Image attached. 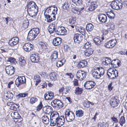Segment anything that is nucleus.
<instances>
[{
  "label": "nucleus",
  "mask_w": 127,
  "mask_h": 127,
  "mask_svg": "<svg viewBox=\"0 0 127 127\" xmlns=\"http://www.w3.org/2000/svg\"><path fill=\"white\" fill-rule=\"evenodd\" d=\"M38 7L33 1L29 2L28 5L27 11L28 13L32 17L35 16L37 13Z\"/></svg>",
  "instance_id": "obj_1"
},
{
  "label": "nucleus",
  "mask_w": 127,
  "mask_h": 127,
  "mask_svg": "<svg viewBox=\"0 0 127 127\" xmlns=\"http://www.w3.org/2000/svg\"><path fill=\"white\" fill-rule=\"evenodd\" d=\"M40 30L37 28H33L31 29L29 32L27 39L29 41L34 40L39 33Z\"/></svg>",
  "instance_id": "obj_2"
},
{
  "label": "nucleus",
  "mask_w": 127,
  "mask_h": 127,
  "mask_svg": "<svg viewBox=\"0 0 127 127\" xmlns=\"http://www.w3.org/2000/svg\"><path fill=\"white\" fill-rule=\"evenodd\" d=\"M92 74L93 76L95 78L99 79L103 76L104 73V69L100 67L97 68V70H93Z\"/></svg>",
  "instance_id": "obj_3"
},
{
  "label": "nucleus",
  "mask_w": 127,
  "mask_h": 127,
  "mask_svg": "<svg viewBox=\"0 0 127 127\" xmlns=\"http://www.w3.org/2000/svg\"><path fill=\"white\" fill-rule=\"evenodd\" d=\"M111 6L112 8L115 9H121L123 7L122 1L121 0H115L112 2Z\"/></svg>",
  "instance_id": "obj_4"
},
{
  "label": "nucleus",
  "mask_w": 127,
  "mask_h": 127,
  "mask_svg": "<svg viewBox=\"0 0 127 127\" xmlns=\"http://www.w3.org/2000/svg\"><path fill=\"white\" fill-rule=\"evenodd\" d=\"M64 115L66 121L67 122L72 121L75 118V115L73 112L70 111L69 110L65 111Z\"/></svg>",
  "instance_id": "obj_5"
},
{
  "label": "nucleus",
  "mask_w": 127,
  "mask_h": 127,
  "mask_svg": "<svg viewBox=\"0 0 127 127\" xmlns=\"http://www.w3.org/2000/svg\"><path fill=\"white\" fill-rule=\"evenodd\" d=\"M107 75L110 79H114L118 76V71L115 69L111 68L108 71Z\"/></svg>",
  "instance_id": "obj_6"
},
{
  "label": "nucleus",
  "mask_w": 127,
  "mask_h": 127,
  "mask_svg": "<svg viewBox=\"0 0 127 127\" xmlns=\"http://www.w3.org/2000/svg\"><path fill=\"white\" fill-rule=\"evenodd\" d=\"M52 106L53 107H58L59 108H62L63 106V104L62 101L58 99H56L51 102Z\"/></svg>",
  "instance_id": "obj_7"
},
{
  "label": "nucleus",
  "mask_w": 127,
  "mask_h": 127,
  "mask_svg": "<svg viewBox=\"0 0 127 127\" xmlns=\"http://www.w3.org/2000/svg\"><path fill=\"white\" fill-rule=\"evenodd\" d=\"M55 33L58 35H63L67 33V31L64 27H59L56 28Z\"/></svg>",
  "instance_id": "obj_8"
},
{
  "label": "nucleus",
  "mask_w": 127,
  "mask_h": 127,
  "mask_svg": "<svg viewBox=\"0 0 127 127\" xmlns=\"http://www.w3.org/2000/svg\"><path fill=\"white\" fill-rule=\"evenodd\" d=\"M86 73L82 70H78L76 73V76L77 78L80 80H83V79L86 77Z\"/></svg>",
  "instance_id": "obj_9"
},
{
  "label": "nucleus",
  "mask_w": 127,
  "mask_h": 127,
  "mask_svg": "<svg viewBox=\"0 0 127 127\" xmlns=\"http://www.w3.org/2000/svg\"><path fill=\"white\" fill-rule=\"evenodd\" d=\"M119 100L117 96L112 97L110 101V103L111 106L114 107L117 106L119 104Z\"/></svg>",
  "instance_id": "obj_10"
},
{
  "label": "nucleus",
  "mask_w": 127,
  "mask_h": 127,
  "mask_svg": "<svg viewBox=\"0 0 127 127\" xmlns=\"http://www.w3.org/2000/svg\"><path fill=\"white\" fill-rule=\"evenodd\" d=\"M95 85V83L93 81H87L84 85L85 88L88 89H90L94 88Z\"/></svg>",
  "instance_id": "obj_11"
},
{
  "label": "nucleus",
  "mask_w": 127,
  "mask_h": 127,
  "mask_svg": "<svg viewBox=\"0 0 127 127\" xmlns=\"http://www.w3.org/2000/svg\"><path fill=\"white\" fill-rule=\"evenodd\" d=\"M26 83V79L24 76L18 77L15 81V84L18 86Z\"/></svg>",
  "instance_id": "obj_12"
},
{
  "label": "nucleus",
  "mask_w": 127,
  "mask_h": 127,
  "mask_svg": "<svg viewBox=\"0 0 127 127\" xmlns=\"http://www.w3.org/2000/svg\"><path fill=\"white\" fill-rule=\"evenodd\" d=\"M5 68L6 73L10 75H12L15 72V69L11 66H7L5 67Z\"/></svg>",
  "instance_id": "obj_13"
},
{
  "label": "nucleus",
  "mask_w": 127,
  "mask_h": 127,
  "mask_svg": "<svg viewBox=\"0 0 127 127\" xmlns=\"http://www.w3.org/2000/svg\"><path fill=\"white\" fill-rule=\"evenodd\" d=\"M116 43V39H112L106 43L104 44V46L108 48H111L115 45Z\"/></svg>",
  "instance_id": "obj_14"
},
{
  "label": "nucleus",
  "mask_w": 127,
  "mask_h": 127,
  "mask_svg": "<svg viewBox=\"0 0 127 127\" xmlns=\"http://www.w3.org/2000/svg\"><path fill=\"white\" fill-rule=\"evenodd\" d=\"M83 37L80 34H75L73 37V39L75 43H79L83 39Z\"/></svg>",
  "instance_id": "obj_15"
},
{
  "label": "nucleus",
  "mask_w": 127,
  "mask_h": 127,
  "mask_svg": "<svg viewBox=\"0 0 127 127\" xmlns=\"http://www.w3.org/2000/svg\"><path fill=\"white\" fill-rule=\"evenodd\" d=\"M54 94L51 92H48L45 94L44 97L46 100H50L52 99L54 97Z\"/></svg>",
  "instance_id": "obj_16"
},
{
  "label": "nucleus",
  "mask_w": 127,
  "mask_h": 127,
  "mask_svg": "<svg viewBox=\"0 0 127 127\" xmlns=\"http://www.w3.org/2000/svg\"><path fill=\"white\" fill-rule=\"evenodd\" d=\"M45 18L46 19L47 22L48 23H50L55 20V15H53V14H51L50 15L49 14H46L44 15Z\"/></svg>",
  "instance_id": "obj_17"
},
{
  "label": "nucleus",
  "mask_w": 127,
  "mask_h": 127,
  "mask_svg": "<svg viewBox=\"0 0 127 127\" xmlns=\"http://www.w3.org/2000/svg\"><path fill=\"white\" fill-rule=\"evenodd\" d=\"M33 48L32 44L30 43H26L23 46V48L26 51L28 52L32 50Z\"/></svg>",
  "instance_id": "obj_18"
},
{
  "label": "nucleus",
  "mask_w": 127,
  "mask_h": 127,
  "mask_svg": "<svg viewBox=\"0 0 127 127\" xmlns=\"http://www.w3.org/2000/svg\"><path fill=\"white\" fill-rule=\"evenodd\" d=\"M30 59L31 61L34 63H37L39 61V57L37 54H32L31 55Z\"/></svg>",
  "instance_id": "obj_19"
},
{
  "label": "nucleus",
  "mask_w": 127,
  "mask_h": 127,
  "mask_svg": "<svg viewBox=\"0 0 127 127\" xmlns=\"http://www.w3.org/2000/svg\"><path fill=\"white\" fill-rule=\"evenodd\" d=\"M98 17L99 21L102 23H105L107 20V17L104 14H100L98 15Z\"/></svg>",
  "instance_id": "obj_20"
},
{
  "label": "nucleus",
  "mask_w": 127,
  "mask_h": 127,
  "mask_svg": "<svg viewBox=\"0 0 127 127\" xmlns=\"http://www.w3.org/2000/svg\"><path fill=\"white\" fill-rule=\"evenodd\" d=\"M43 110L44 113L46 114H49L52 113L53 108L50 106H47L44 107Z\"/></svg>",
  "instance_id": "obj_21"
},
{
  "label": "nucleus",
  "mask_w": 127,
  "mask_h": 127,
  "mask_svg": "<svg viewBox=\"0 0 127 127\" xmlns=\"http://www.w3.org/2000/svg\"><path fill=\"white\" fill-rule=\"evenodd\" d=\"M4 97L6 100H7L9 99L12 98L13 94L10 92H6L4 93Z\"/></svg>",
  "instance_id": "obj_22"
},
{
  "label": "nucleus",
  "mask_w": 127,
  "mask_h": 127,
  "mask_svg": "<svg viewBox=\"0 0 127 127\" xmlns=\"http://www.w3.org/2000/svg\"><path fill=\"white\" fill-rule=\"evenodd\" d=\"M65 122V118L64 116H61L60 117L58 120L57 125L59 126H61L63 125Z\"/></svg>",
  "instance_id": "obj_23"
},
{
  "label": "nucleus",
  "mask_w": 127,
  "mask_h": 127,
  "mask_svg": "<svg viewBox=\"0 0 127 127\" xmlns=\"http://www.w3.org/2000/svg\"><path fill=\"white\" fill-rule=\"evenodd\" d=\"M48 29L49 33H52L54 31L55 32V30L56 29V28H55L54 24H51L48 27Z\"/></svg>",
  "instance_id": "obj_24"
},
{
  "label": "nucleus",
  "mask_w": 127,
  "mask_h": 127,
  "mask_svg": "<svg viewBox=\"0 0 127 127\" xmlns=\"http://www.w3.org/2000/svg\"><path fill=\"white\" fill-rule=\"evenodd\" d=\"M62 39L59 37H56L54 38L53 40V44L55 46L59 45L61 43Z\"/></svg>",
  "instance_id": "obj_25"
},
{
  "label": "nucleus",
  "mask_w": 127,
  "mask_h": 127,
  "mask_svg": "<svg viewBox=\"0 0 127 127\" xmlns=\"http://www.w3.org/2000/svg\"><path fill=\"white\" fill-rule=\"evenodd\" d=\"M59 114L56 111H53L51 113L50 115V120L55 118H59Z\"/></svg>",
  "instance_id": "obj_26"
},
{
  "label": "nucleus",
  "mask_w": 127,
  "mask_h": 127,
  "mask_svg": "<svg viewBox=\"0 0 127 127\" xmlns=\"http://www.w3.org/2000/svg\"><path fill=\"white\" fill-rule=\"evenodd\" d=\"M111 62L110 59L106 57L103 61L102 64L103 65H107L110 64Z\"/></svg>",
  "instance_id": "obj_27"
},
{
  "label": "nucleus",
  "mask_w": 127,
  "mask_h": 127,
  "mask_svg": "<svg viewBox=\"0 0 127 127\" xmlns=\"http://www.w3.org/2000/svg\"><path fill=\"white\" fill-rule=\"evenodd\" d=\"M87 64V62L85 60H83L80 61L78 64L79 67H83L86 66Z\"/></svg>",
  "instance_id": "obj_28"
},
{
  "label": "nucleus",
  "mask_w": 127,
  "mask_h": 127,
  "mask_svg": "<svg viewBox=\"0 0 127 127\" xmlns=\"http://www.w3.org/2000/svg\"><path fill=\"white\" fill-rule=\"evenodd\" d=\"M18 62L21 66H24L26 64V60L24 59L23 57H21L19 58Z\"/></svg>",
  "instance_id": "obj_29"
},
{
  "label": "nucleus",
  "mask_w": 127,
  "mask_h": 127,
  "mask_svg": "<svg viewBox=\"0 0 127 127\" xmlns=\"http://www.w3.org/2000/svg\"><path fill=\"white\" fill-rule=\"evenodd\" d=\"M41 119L43 123L45 124L49 123V119L48 116L46 115H44L41 118Z\"/></svg>",
  "instance_id": "obj_30"
},
{
  "label": "nucleus",
  "mask_w": 127,
  "mask_h": 127,
  "mask_svg": "<svg viewBox=\"0 0 127 127\" xmlns=\"http://www.w3.org/2000/svg\"><path fill=\"white\" fill-rule=\"evenodd\" d=\"M94 51V50L91 48L87 49L85 52V54L86 56H89L92 54Z\"/></svg>",
  "instance_id": "obj_31"
},
{
  "label": "nucleus",
  "mask_w": 127,
  "mask_h": 127,
  "mask_svg": "<svg viewBox=\"0 0 127 127\" xmlns=\"http://www.w3.org/2000/svg\"><path fill=\"white\" fill-rule=\"evenodd\" d=\"M97 6V5L95 2L91 3V5L88 8L90 11H92L95 9Z\"/></svg>",
  "instance_id": "obj_32"
},
{
  "label": "nucleus",
  "mask_w": 127,
  "mask_h": 127,
  "mask_svg": "<svg viewBox=\"0 0 127 127\" xmlns=\"http://www.w3.org/2000/svg\"><path fill=\"white\" fill-rule=\"evenodd\" d=\"M83 91L82 88L77 87L75 89L74 93L76 95H79L81 94Z\"/></svg>",
  "instance_id": "obj_33"
},
{
  "label": "nucleus",
  "mask_w": 127,
  "mask_h": 127,
  "mask_svg": "<svg viewBox=\"0 0 127 127\" xmlns=\"http://www.w3.org/2000/svg\"><path fill=\"white\" fill-rule=\"evenodd\" d=\"M94 42L97 45H99L101 44L102 41L100 40V37H97L94 39Z\"/></svg>",
  "instance_id": "obj_34"
},
{
  "label": "nucleus",
  "mask_w": 127,
  "mask_h": 127,
  "mask_svg": "<svg viewBox=\"0 0 127 127\" xmlns=\"http://www.w3.org/2000/svg\"><path fill=\"white\" fill-rule=\"evenodd\" d=\"M49 78L51 80H55L57 79L56 74L54 72L50 73L49 75Z\"/></svg>",
  "instance_id": "obj_35"
},
{
  "label": "nucleus",
  "mask_w": 127,
  "mask_h": 127,
  "mask_svg": "<svg viewBox=\"0 0 127 127\" xmlns=\"http://www.w3.org/2000/svg\"><path fill=\"white\" fill-rule=\"evenodd\" d=\"M75 113L76 116L81 117L83 116V111L81 110H79L76 111Z\"/></svg>",
  "instance_id": "obj_36"
},
{
  "label": "nucleus",
  "mask_w": 127,
  "mask_h": 127,
  "mask_svg": "<svg viewBox=\"0 0 127 127\" xmlns=\"http://www.w3.org/2000/svg\"><path fill=\"white\" fill-rule=\"evenodd\" d=\"M59 117L58 118H55L54 119L51 120H50V125L52 126H54L57 124L58 120L59 119Z\"/></svg>",
  "instance_id": "obj_37"
},
{
  "label": "nucleus",
  "mask_w": 127,
  "mask_h": 127,
  "mask_svg": "<svg viewBox=\"0 0 127 127\" xmlns=\"http://www.w3.org/2000/svg\"><path fill=\"white\" fill-rule=\"evenodd\" d=\"M38 44L43 49H45L47 48V44L46 43H44L42 41H40L38 43Z\"/></svg>",
  "instance_id": "obj_38"
},
{
  "label": "nucleus",
  "mask_w": 127,
  "mask_h": 127,
  "mask_svg": "<svg viewBox=\"0 0 127 127\" xmlns=\"http://www.w3.org/2000/svg\"><path fill=\"white\" fill-rule=\"evenodd\" d=\"M94 28V26L91 23L88 24L86 27V29L88 31H92Z\"/></svg>",
  "instance_id": "obj_39"
},
{
  "label": "nucleus",
  "mask_w": 127,
  "mask_h": 127,
  "mask_svg": "<svg viewBox=\"0 0 127 127\" xmlns=\"http://www.w3.org/2000/svg\"><path fill=\"white\" fill-rule=\"evenodd\" d=\"M108 124L107 123H99L98 124V127H108Z\"/></svg>",
  "instance_id": "obj_40"
},
{
  "label": "nucleus",
  "mask_w": 127,
  "mask_h": 127,
  "mask_svg": "<svg viewBox=\"0 0 127 127\" xmlns=\"http://www.w3.org/2000/svg\"><path fill=\"white\" fill-rule=\"evenodd\" d=\"M12 116L14 119H15L16 120L17 119H19V118H21V116L17 112H15L12 113Z\"/></svg>",
  "instance_id": "obj_41"
},
{
  "label": "nucleus",
  "mask_w": 127,
  "mask_h": 127,
  "mask_svg": "<svg viewBox=\"0 0 127 127\" xmlns=\"http://www.w3.org/2000/svg\"><path fill=\"white\" fill-rule=\"evenodd\" d=\"M108 29L109 31H111L114 28V25L113 23H109L107 25Z\"/></svg>",
  "instance_id": "obj_42"
},
{
  "label": "nucleus",
  "mask_w": 127,
  "mask_h": 127,
  "mask_svg": "<svg viewBox=\"0 0 127 127\" xmlns=\"http://www.w3.org/2000/svg\"><path fill=\"white\" fill-rule=\"evenodd\" d=\"M111 64L113 67H116L119 66V63L116 60H114L111 62Z\"/></svg>",
  "instance_id": "obj_43"
},
{
  "label": "nucleus",
  "mask_w": 127,
  "mask_h": 127,
  "mask_svg": "<svg viewBox=\"0 0 127 127\" xmlns=\"http://www.w3.org/2000/svg\"><path fill=\"white\" fill-rule=\"evenodd\" d=\"M51 57L52 59H56L57 58L58 52L57 51H54L52 53Z\"/></svg>",
  "instance_id": "obj_44"
},
{
  "label": "nucleus",
  "mask_w": 127,
  "mask_h": 127,
  "mask_svg": "<svg viewBox=\"0 0 127 127\" xmlns=\"http://www.w3.org/2000/svg\"><path fill=\"white\" fill-rule=\"evenodd\" d=\"M52 6H50L48 7H47L46 9L45 10L44 14H49L51 13V10L52 9Z\"/></svg>",
  "instance_id": "obj_45"
},
{
  "label": "nucleus",
  "mask_w": 127,
  "mask_h": 127,
  "mask_svg": "<svg viewBox=\"0 0 127 127\" xmlns=\"http://www.w3.org/2000/svg\"><path fill=\"white\" fill-rule=\"evenodd\" d=\"M78 30L79 32L83 35L85 34L86 32L85 29L83 27H79Z\"/></svg>",
  "instance_id": "obj_46"
},
{
  "label": "nucleus",
  "mask_w": 127,
  "mask_h": 127,
  "mask_svg": "<svg viewBox=\"0 0 127 127\" xmlns=\"http://www.w3.org/2000/svg\"><path fill=\"white\" fill-rule=\"evenodd\" d=\"M125 120L124 117L123 116L121 117L119 121V123L120 125L121 126H122L123 124L125 123Z\"/></svg>",
  "instance_id": "obj_47"
},
{
  "label": "nucleus",
  "mask_w": 127,
  "mask_h": 127,
  "mask_svg": "<svg viewBox=\"0 0 127 127\" xmlns=\"http://www.w3.org/2000/svg\"><path fill=\"white\" fill-rule=\"evenodd\" d=\"M72 1L77 5L81 4L83 2L82 0H72Z\"/></svg>",
  "instance_id": "obj_48"
},
{
  "label": "nucleus",
  "mask_w": 127,
  "mask_h": 127,
  "mask_svg": "<svg viewBox=\"0 0 127 127\" xmlns=\"http://www.w3.org/2000/svg\"><path fill=\"white\" fill-rule=\"evenodd\" d=\"M72 11L74 13L77 14V15H79L80 12V11L79 9H78L77 8H74L72 9Z\"/></svg>",
  "instance_id": "obj_49"
},
{
  "label": "nucleus",
  "mask_w": 127,
  "mask_h": 127,
  "mask_svg": "<svg viewBox=\"0 0 127 127\" xmlns=\"http://www.w3.org/2000/svg\"><path fill=\"white\" fill-rule=\"evenodd\" d=\"M69 23L71 24H74L76 23L75 19L74 17H71L69 19Z\"/></svg>",
  "instance_id": "obj_50"
},
{
  "label": "nucleus",
  "mask_w": 127,
  "mask_h": 127,
  "mask_svg": "<svg viewBox=\"0 0 127 127\" xmlns=\"http://www.w3.org/2000/svg\"><path fill=\"white\" fill-rule=\"evenodd\" d=\"M29 25V23L28 20L24 21L23 23V26L25 28H27Z\"/></svg>",
  "instance_id": "obj_51"
},
{
  "label": "nucleus",
  "mask_w": 127,
  "mask_h": 127,
  "mask_svg": "<svg viewBox=\"0 0 127 127\" xmlns=\"http://www.w3.org/2000/svg\"><path fill=\"white\" fill-rule=\"evenodd\" d=\"M37 100V98L35 97H32L31 98L30 100V102L31 104L33 103L36 102Z\"/></svg>",
  "instance_id": "obj_52"
},
{
  "label": "nucleus",
  "mask_w": 127,
  "mask_h": 127,
  "mask_svg": "<svg viewBox=\"0 0 127 127\" xmlns=\"http://www.w3.org/2000/svg\"><path fill=\"white\" fill-rule=\"evenodd\" d=\"M9 44L11 47H13L14 46L17 44L12 41L11 40H10L8 42Z\"/></svg>",
  "instance_id": "obj_53"
},
{
  "label": "nucleus",
  "mask_w": 127,
  "mask_h": 127,
  "mask_svg": "<svg viewBox=\"0 0 127 127\" xmlns=\"http://www.w3.org/2000/svg\"><path fill=\"white\" fill-rule=\"evenodd\" d=\"M34 79L36 82L39 83L40 81V79L39 76L38 75L34 76Z\"/></svg>",
  "instance_id": "obj_54"
},
{
  "label": "nucleus",
  "mask_w": 127,
  "mask_h": 127,
  "mask_svg": "<svg viewBox=\"0 0 127 127\" xmlns=\"http://www.w3.org/2000/svg\"><path fill=\"white\" fill-rule=\"evenodd\" d=\"M27 94H20L18 95H17V97L18 98L20 97H25L27 95Z\"/></svg>",
  "instance_id": "obj_55"
},
{
  "label": "nucleus",
  "mask_w": 127,
  "mask_h": 127,
  "mask_svg": "<svg viewBox=\"0 0 127 127\" xmlns=\"http://www.w3.org/2000/svg\"><path fill=\"white\" fill-rule=\"evenodd\" d=\"M91 46L90 43L88 42H86L85 43L84 46V48L86 49H89V48Z\"/></svg>",
  "instance_id": "obj_56"
},
{
  "label": "nucleus",
  "mask_w": 127,
  "mask_h": 127,
  "mask_svg": "<svg viewBox=\"0 0 127 127\" xmlns=\"http://www.w3.org/2000/svg\"><path fill=\"white\" fill-rule=\"evenodd\" d=\"M11 40L17 44L18 43L19 41V39L17 37H13L12 38Z\"/></svg>",
  "instance_id": "obj_57"
},
{
  "label": "nucleus",
  "mask_w": 127,
  "mask_h": 127,
  "mask_svg": "<svg viewBox=\"0 0 127 127\" xmlns=\"http://www.w3.org/2000/svg\"><path fill=\"white\" fill-rule=\"evenodd\" d=\"M64 64V63H63L62 61H58L57 62L56 65L58 67H60L62 66Z\"/></svg>",
  "instance_id": "obj_58"
},
{
  "label": "nucleus",
  "mask_w": 127,
  "mask_h": 127,
  "mask_svg": "<svg viewBox=\"0 0 127 127\" xmlns=\"http://www.w3.org/2000/svg\"><path fill=\"white\" fill-rule=\"evenodd\" d=\"M31 117L33 120H35L37 118V114L35 112H32L31 113Z\"/></svg>",
  "instance_id": "obj_59"
},
{
  "label": "nucleus",
  "mask_w": 127,
  "mask_h": 127,
  "mask_svg": "<svg viewBox=\"0 0 127 127\" xmlns=\"http://www.w3.org/2000/svg\"><path fill=\"white\" fill-rule=\"evenodd\" d=\"M7 61L10 62L11 63H15V60L13 58L10 57L8 58Z\"/></svg>",
  "instance_id": "obj_60"
},
{
  "label": "nucleus",
  "mask_w": 127,
  "mask_h": 127,
  "mask_svg": "<svg viewBox=\"0 0 127 127\" xmlns=\"http://www.w3.org/2000/svg\"><path fill=\"white\" fill-rule=\"evenodd\" d=\"M43 105L41 102H40L39 104L37 106L36 109L37 110L39 111L42 108Z\"/></svg>",
  "instance_id": "obj_61"
},
{
  "label": "nucleus",
  "mask_w": 127,
  "mask_h": 127,
  "mask_svg": "<svg viewBox=\"0 0 127 127\" xmlns=\"http://www.w3.org/2000/svg\"><path fill=\"white\" fill-rule=\"evenodd\" d=\"M69 4L67 2H65L63 6V8L65 9H67L69 7Z\"/></svg>",
  "instance_id": "obj_62"
},
{
  "label": "nucleus",
  "mask_w": 127,
  "mask_h": 127,
  "mask_svg": "<svg viewBox=\"0 0 127 127\" xmlns=\"http://www.w3.org/2000/svg\"><path fill=\"white\" fill-rule=\"evenodd\" d=\"M113 11H112V13H110V15H108V16L109 18H110L111 19H114L115 16V15L114 13H113Z\"/></svg>",
  "instance_id": "obj_63"
},
{
  "label": "nucleus",
  "mask_w": 127,
  "mask_h": 127,
  "mask_svg": "<svg viewBox=\"0 0 127 127\" xmlns=\"http://www.w3.org/2000/svg\"><path fill=\"white\" fill-rule=\"evenodd\" d=\"M65 75L67 77L69 78L70 79H72L73 77V75L71 73H66L65 74Z\"/></svg>",
  "instance_id": "obj_64"
}]
</instances>
